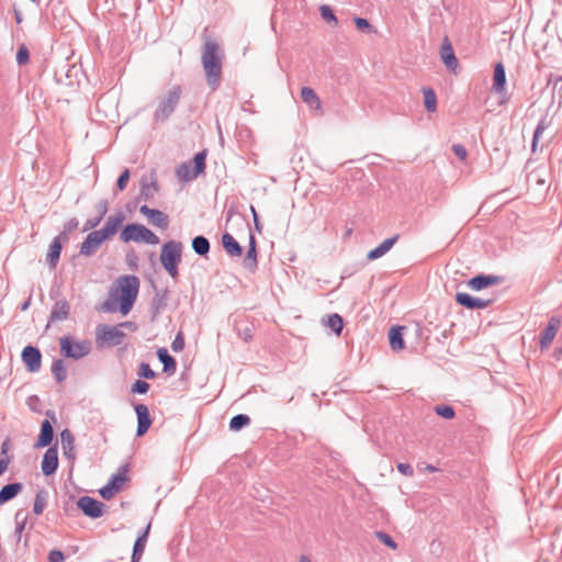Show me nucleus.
<instances>
[{
	"label": "nucleus",
	"mask_w": 562,
	"mask_h": 562,
	"mask_svg": "<svg viewBox=\"0 0 562 562\" xmlns=\"http://www.w3.org/2000/svg\"><path fill=\"white\" fill-rule=\"evenodd\" d=\"M224 52L220 44L211 38L205 40L202 47L201 63L207 86L215 91L222 79Z\"/></svg>",
	"instance_id": "1"
},
{
	"label": "nucleus",
	"mask_w": 562,
	"mask_h": 562,
	"mask_svg": "<svg viewBox=\"0 0 562 562\" xmlns=\"http://www.w3.org/2000/svg\"><path fill=\"white\" fill-rule=\"evenodd\" d=\"M182 248V243L178 240H169L161 246L160 262L172 279L179 274L178 266L181 262Z\"/></svg>",
	"instance_id": "2"
},
{
	"label": "nucleus",
	"mask_w": 562,
	"mask_h": 562,
	"mask_svg": "<svg viewBox=\"0 0 562 562\" xmlns=\"http://www.w3.org/2000/svg\"><path fill=\"white\" fill-rule=\"evenodd\" d=\"M120 238L124 243L136 241L148 245H157L159 243V238L155 233L145 225L138 223L125 225L120 233Z\"/></svg>",
	"instance_id": "3"
},
{
	"label": "nucleus",
	"mask_w": 562,
	"mask_h": 562,
	"mask_svg": "<svg viewBox=\"0 0 562 562\" xmlns=\"http://www.w3.org/2000/svg\"><path fill=\"white\" fill-rule=\"evenodd\" d=\"M121 290L120 310L122 314H127L137 297L139 289V280L135 276H123L119 278Z\"/></svg>",
	"instance_id": "4"
},
{
	"label": "nucleus",
	"mask_w": 562,
	"mask_h": 562,
	"mask_svg": "<svg viewBox=\"0 0 562 562\" xmlns=\"http://www.w3.org/2000/svg\"><path fill=\"white\" fill-rule=\"evenodd\" d=\"M181 93V87L178 85L173 86L168 91L167 95L159 101L158 106L154 113V121L156 123H162L169 119L180 101Z\"/></svg>",
	"instance_id": "5"
},
{
	"label": "nucleus",
	"mask_w": 562,
	"mask_h": 562,
	"mask_svg": "<svg viewBox=\"0 0 562 562\" xmlns=\"http://www.w3.org/2000/svg\"><path fill=\"white\" fill-rule=\"evenodd\" d=\"M60 353L65 358L79 360L91 351V342L88 340L76 341L70 336H64L59 340Z\"/></svg>",
	"instance_id": "6"
},
{
	"label": "nucleus",
	"mask_w": 562,
	"mask_h": 562,
	"mask_svg": "<svg viewBox=\"0 0 562 562\" xmlns=\"http://www.w3.org/2000/svg\"><path fill=\"white\" fill-rule=\"evenodd\" d=\"M206 160V150H201L196 153L193 157V171H190V167L188 164L183 162L177 168V176L184 181H189L198 178L205 171Z\"/></svg>",
	"instance_id": "7"
},
{
	"label": "nucleus",
	"mask_w": 562,
	"mask_h": 562,
	"mask_svg": "<svg viewBox=\"0 0 562 562\" xmlns=\"http://www.w3.org/2000/svg\"><path fill=\"white\" fill-rule=\"evenodd\" d=\"M97 340L109 346H119L125 338V333L119 326L101 324L95 330Z\"/></svg>",
	"instance_id": "8"
},
{
	"label": "nucleus",
	"mask_w": 562,
	"mask_h": 562,
	"mask_svg": "<svg viewBox=\"0 0 562 562\" xmlns=\"http://www.w3.org/2000/svg\"><path fill=\"white\" fill-rule=\"evenodd\" d=\"M127 465H122L119 471L113 474L109 482L99 490V494L103 499H110L117 493L123 484L127 481Z\"/></svg>",
	"instance_id": "9"
},
{
	"label": "nucleus",
	"mask_w": 562,
	"mask_h": 562,
	"mask_svg": "<svg viewBox=\"0 0 562 562\" xmlns=\"http://www.w3.org/2000/svg\"><path fill=\"white\" fill-rule=\"evenodd\" d=\"M78 508L89 518L97 519L104 514L105 505L90 496H81L77 502Z\"/></svg>",
	"instance_id": "10"
},
{
	"label": "nucleus",
	"mask_w": 562,
	"mask_h": 562,
	"mask_svg": "<svg viewBox=\"0 0 562 562\" xmlns=\"http://www.w3.org/2000/svg\"><path fill=\"white\" fill-rule=\"evenodd\" d=\"M21 357L30 372H37L41 369L42 353L38 348L29 345L23 348Z\"/></svg>",
	"instance_id": "11"
},
{
	"label": "nucleus",
	"mask_w": 562,
	"mask_h": 562,
	"mask_svg": "<svg viewBox=\"0 0 562 562\" xmlns=\"http://www.w3.org/2000/svg\"><path fill=\"white\" fill-rule=\"evenodd\" d=\"M104 240L106 238L99 231L90 232L80 246V255L86 257L94 255Z\"/></svg>",
	"instance_id": "12"
},
{
	"label": "nucleus",
	"mask_w": 562,
	"mask_h": 562,
	"mask_svg": "<svg viewBox=\"0 0 562 562\" xmlns=\"http://www.w3.org/2000/svg\"><path fill=\"white\" fill-rule=\"evenodd\" d=\"M134 411L137 417L136 436H144L153 424L148 407L145 404L138 403L134 405Z\"/></svg>",
	"instance_id": "13"
},
{
	"label": "nucleus",
	"mask_w": 562,
	"mask_h": 562,
	"mask_svg": "<svg viewBox=\"0 0 562 562\" xmlns=\"http://www.w3.org/2000/svg\"><path fill=\"white\" fill-rule=\"evenodd\" d=\"M140 214L145 215L149 223L158 228L166 229L169 225L168 215L157 209H150L144 204L139 207Z\"/></svg>",
	"instance_id": "14"
},
{
	"label": "nucleus",
	"mask_w": 562,
	"mask_h": 562,
	"mask_svg": "<svg viewBox=\"0 0 562 562\" xmlns=\"http://www.w3.org/2000/svg\"><path fill=\"white\" fill-rule=\"evenodd\" d=\"M456 302L459 305H461L468 310H482V308H486L487 306H490L492 303V300H483V299L474 297L471 294L465 293V292H458L456 294Z\"/></svg>",
	"instance_id": "15"
},
{
	"label": "nucleus",
	"mask_w": 562,
	"mask_h": 562,
	"mask_svg": "<svg viewBox=\"0 0 562 562\" xmlns=\"http://www.w3.org/2000/svg\"><path fill=\"white\" fill-rule=\"evenodd\" d=\"M41 469L45 476L53 475L57 471V469H58L57 445L48 447V449L44 453Z\"/></svg>",
	"instance_id": "16"
},
{
	"label": "nucleus",
	"mask_w": 562,
	"mask_h": 562,
	"mask_svg": "<svg viewBox=\"0 0 562 562\" xmlns=\"http://www.w3.org/2000/svg\"><path fill=\"white\" fill-rule=\"evenodd\" d=\"M502 278L493 274H477L468 281V285L474 291H481L488 286L498 284Z\"/></svg>",
	"instance_id": "17"
},
{
	"label": "nucleus",
	"mask_w": 562,
	"mask_h": 562,
	"mask_svg": "<svg viewBox=\"0 0 562 562\" xmlns=\"http://www.w3.org/2000/svg\"><path fill=\"white\" fill-rule=\"evenodd\" d=\"M440 58L442 63L451 70H454L458 65V58L454 55L452 44L448 36H446L440 46Z\"/></svg>",
	"instance_id": "18"
},
{
	"label": "nucleus",
	"mask_w": 562,
	"mask_h": 562,
	"mask_svg": "<svg viewBox=\"0 0 562 562\" xmlns=\"http://www.w3.org/2000/svg\"><path fill=\"white\" fill-rule=\"evenodd\" d=\"M125 220V215L123 212L119 211L114 215L108 217L105 225L103 228L98 229L106 239L111 236L115 235L121 225Z\"/></svg>",
	"instance_id": "19"
},
{
	"label": "nucleus",
	"mask_w": 562,
	"mask_h": 562,
	"mask_svg": "<svg viewBox=\"0 0 562 562\" xmlns=\"http://www.w3.org/2000/svg\"><path fill=\"white\" fill-rule=\"evenodd\" d=\"M560 326V319L551 317L547 327L540 333V348H548L553 341Z\"/></svg>",
	"instance_id": "20"
},
{
	"label": "nucleus",
	"mask_w": 562,
	"mask_h": 562,
	"mask_svg": "<svg viewBox=\"0 0 562 562\" xmlns=\"http://www.w3.org/2000/svg\"><path fill=\"white\" fill-rule=\"evenodd\" d=\"M60 442L64 456L69 461L74 462L76 459L75 437L68 428H65L64 430L60 431Z\"/></svg>",
	"instance_id": "21"
},
{
	"label": "nucleus",
	"mask_w": 562,
	"mask_h": 562,
	"mask_svg": "<svg viewBox=\"0 0 562 562\" xmlns=\"http://www.w3.org/2000/svg\"><path fill=\"white\" fill-rule=\"evenodd\" d=\"M492 90L498 94L506 93V71L503 63L498 61L494 66Z\"/></svg>",
	"instance_id": "22"
},
{
	"label": "nucleus",
	"mask_w": 562,
	"mask_h": 562,
	"mask_svg": "<svg viewBox=\"0 0 562 562\" xmlns=\"http://www.w3.org/2000/svg\"><path fill=\"white\" fill-rule=\"evenodd\" d=\"M54 439V428L48 419H44L41 424V431L35 443V448L52 447Z\"/></svg>",
	"instance_id": "23"
},
{
	"label": "nucleus",
	"mask_w": 562,
	"mask_h": 562,
	"mask_svg": "<svg viewBox=\"0 0 562 562\" xmlns=\"http://www.w3.org/2000/svg\"><path fill=\"white\" fill-rule=\"evenodd\" d=\"M398 238H400L398 234H396L390 238H386L379 246L371 249L367 254V259L368 260H376V259L383 257L386 252H389L391 250V248L395 245V243L398 240Z\"/></svg>",
	"instance_id": "24"
},
{
	"label": "nucleus",
	"mask_w": 562,
	"mask_h": 562,
	"mask_svg": "<svg viewBox=\"0 0 562 562\" xmlns=\"http://www.w3.org/2000/svg\"><path fill=\"white\" fill-rule=\"evenodd\" d=\"M23 490V484L13 482L5 484L0 490V506L16 497Z\"/></svg>",
	"instance_id": "25"
},
{
	"label": "nucleus",
	"mask_w": 562,
	"mask_h": 562,
	"mask_svg": "<svg viewBox=\"0 0 562 562\" xmlns=\"http://www.w3.org/2000/svg\"><path fill=\"white\" fill-rule=\"evenodd\" d=\"M63 238L60 236H56L49 245L46 261L50 268H55L57 266L63 249Z\"/></svg>",
	"instance_id": "26"
},
{
	"label": "nucleus",
	"mask_w": 562,
	"mask_h": 562,
	"mask_svg": "<svg viewBox=\"0 0 562 562\" xmlns=\"http://www.w3.org/2000/svg\"><path fill=\"white\" fill-rule=\"evenodd\" d=\"M158 360L162 364V371L168 375H173L177 370V362L172 356L169 355L166 348H159L157 350Z\"/></svg>",
	"instance_id": "27"
},
{
	"label": "nucleus",
	"mask_w": 562,
	"mask_h": 562,
	"mask_svg": "<svg viewBox=\"0 0 562 562\" xmlns=\"http://www.w3.org/2000/svg\"><path fill=\"white\" fill-rule=\"evenodd\" d=\"M222 246L232 257H239L243 254V247L229 233H224L222 235Z\"/></svg>",
	"instance_id": "28"
},
{
	"label": "nucleus",
	"mask_w": 562,
	"mask_h": 562,
	"mask_svg": "<svg viewBox=\"0 0 562 562\" xmlns=\"http://www.w3.org/2000/svg\"><path fill=\"white\" fill-rule=\"evenodd\" d=\"M168 290H156L155 296L151 301L153 319H155L162 310L167 307Z\"/></svg>",
	"instance_id": "29"
},
{
	"label": "nucleus",
	"mask_w": 562,
	"mask_h": 562,
	"mask_svg": "<svg viewBox=\"0 0 562 562\" xmlns=\"http://www.w3.org/2000/svg\"><path fill=\"white\" fill-rule=\"evenodd\" d=\"M405 329L404 326H393L389 330V340L390 346L392 350L400 351L403 350L405 347L404 338H403V330Z\"/></svg>",
	"instance_id": "30"
},
{
	"label": "nucleus",
	"mask_w": 562,
	"mask_h": 562,
	"mask_svg": "<svg viewBox=\"0 0 562 562\" xmlns=\"http://www.w3.org/2000/svg\"><path fill=\"white\" fill-rule=\"evenodd\" d=\"M159 188L156 180L149 182L147 179H142L140 191L136 200L149 201L154 198Z\"/></svg>",
	"instance_id": "31"
},
{
	"label": "nucleus",
	"mask_w": 562,
	"mask_h": 562,
	"mask_svg": "<svg viewBox=\"0 0 562 562\" xmlns=\"http://www.w3.org/2000/svg\"><path fill=\"white\" fill-rule=\"evenodd\" d=\"M69 303L66 300L57 301L52 308L49 321L50 322H57V321H64L69 315Z\"/></svg>",
	"instance_id": "32"
},
{
	"label": "nucleus",
	"mask_w": 562,
	"mask_h": 562,
	"mask_svg": "<svg viewBox=\"0 0 562 562\" xmlns=\"http://www.w3.org/2000/svg\"><path fill=\"white\" fill-rule=\"evenodd\" d=\"M301 98L311 109H321V100L312 88L303 87L301 89Z\"/></svg>",
	"instance_id": "33"
},
{
	"label": "nucleus",
	"mask_w": 562,
	"mask_h": 562,
	"mask_svg": "<svg viewBox=\"0 0 562 562\" xmlns=\"http://www.w3.org/2000/svg\"><path fill=\"white\" fill-rule=\"evenodd\" d=\"M192 249L196 255L206 257L211 249L209 239L202 235L195 236L192 239Z\"/></svg>",
	"instance_id": "34"
},
{
	"label": "nucleus",
	"mask_w": 562,
	"mask_h": 562,
	"mask_svg": "<svg viewBox=\"0 0 562 562\" xmlns=\"http://www.w3.org/2000/svg\"><path fill=\"white\" fill-rule=\"evenodd\" d=\"M424 105L428 112L437 110V95L432 88H423Z\"/></svg>",
	"instance_id": "35"
},
{
	"label": "nucleus",
	"mask_w": 562,
	"mask_h": 562,
	"mask_svg": "<svg viewBox=\"0 0 562 562\" xmlns=\"http://www.w3.org/2000/svg\"><path fill=\"white\" fill-rule=\"evenodd\" d=\"M48 493L45 490H41L36 493L34 498L33 512L36 515H41L47 506Z\"/></svg>",
	"instance_id": "36"
},
{
	"label": "nucleus",
	"mask_w": 562,
	"mask_h": 562,
	"mask_svg": "<svg viewBox=\"0 0 562 562\" xmlns=\"http://www.w3.org/2000/svg\"><path fill=\"white\" fill-rule=\"evenodd\" d=\"M250 424V417L246 414H237L229 420V429L238 431Z\"/></svg>",
	"instance_id": "37"
},
{
	"label": "nucleus",
	"mask_w": 562,
	"mask_h": 562,
	"mask_svg": "<svg viewBox=\"0 0 562 562\" xmlns=\"http://www.w3.org/2000/svg\"><path fill=\"white\" fill-rule=\"evenodd\" d=\"M549 127V122L547 121V117H542L533 132V137L531 142V151L535 153L537 150L539 138L541 137L542 133Z\"/></svg>",
	"instance_id": "38"
},
{
	"label": "nucleus",
	"mask_w": 562,
	"mask_h": 562,
	"mask_svg": "<svg viewBox=\"0 0 562 562\" xmlns=\"http://www.w3.org/2000/svg\"><path fill=\"white\" fill-rule=\"evenodd\" d=\"M52 372L57 382H63L67 378V370L63 359H56L52 366Z\"/></svg>",
	"instance_id": "39"
},
{
	"label": "nucleus",
	"mask_w": 562,
	"mask_h": 562,
	"mask_svg": "<svg viewBox=\"0 0 562 562\" xmlns=\"http://www.w3.org/2000/svg\"><path fill=\"white\" fill-rule=\"evenodd\" d=\"M257 247H248L246 257L244 259V267L254 272L257 269Z\"/></svg>",
	"instance_id": "40"
},
{
	"label": "nucleus",
	"mask_w": 562,
	"mask_h": 562,
	"mask_svg": "<svg viewBox=\"0 0 562 562\" xmlns=\"http://www.w3.org/2000/svg\"><path fill=\"white\" fill-rule=\"evenodd\" d=\"M327 325L336 335H340L344 328V319L339 314H331L328 317Z\"/></svg>",
	"instance_id": "41"
},
{
	"label": "nucleus",
	"mask_w": 562,
	"mask_h": 562,
	"mask_svg": "<svg viewBox=\"0 0 562 562\" xmlns=\"http://www.w3.org/2000/svg\"><path fill=\"white\" fill-rule=\"evenodd\" d=\"M434 411L445 419H452L456 416L454 408L451 405H436Z\"/></svg>",
	"instance_id": "42"
},
{
	"label": "nucleus",
	"mask_w": 562,
	"mask_h": 562,
	"mask_svg": "<svg viewBox=\"0 0 562 562\" xmlns=\"http://www.w3.org/2000/svg\"><path fill=\"white\" fill-rule=\"evenodd\" d=\"M79 225V221L76 217L70 218L65 225L64 231L58 235L63 238L64 243L69 240V234L77 229Z\"/></svg>",
	"instance_id": "43"
},
{
	"label": "nucleus",
	"mask_w": 562,
	"mask_h": 562,
	"mask_svg": "<svg viewBox=\"0 0 562 562\" xmlns=\"http://www.w3.org/2000/svg\"><path fill=\"white\" fill-rule=\"evenodd\" d=\"M21 515H22V513H21V510H19V512H16L15 517H14V519H15L14 535L16 536L18 541H20L22 538V532L25 529L26 519H27L26 516L21 518Z\"/></svg>",
	"instance_id": "44"
},
{
	"label": "nucleus",
	"mask_w": 562,
	"mask_h": 562,
	"mask_svg": "<svg viewBox=\"0 0 562 562\" xmlns=\"http://www.w3.org/2000/svg\"><path fill=\"white\" fill-rule=\"evenodd\" d=\"M146 543L143 540H135L131 562H139L145 551Z\"/></svg>",
	"instance_id": "45"
},
{
	"label": "nucleus",
	"mask_w": 562,
	"mask_h": 562,
	"mask_svg": "<svg viewBox=\"0 0 562 562\" xmlns=\"http://www.w3.org/2000/svg\"><path fill=\"white\" fill-rule=\"evenodd\" d=\"M319 11H321V16L326 22L337 24V22H338L337 18H336L333 9L329 5H327V4L321 5Z\"/></svg>",
	"instance_id": "46"
},
{
	"label": "nucleus",
	"mask_w": 562,
	"mask_h": 562,
	"mask_svg": "<svg viewBox=\"0 0 562 562\" xmlns=\"http://www.w3.org/2000/svg\"><path fill=\"white\" fill-rule=\"evenodd\" d=\"M375 537L390 549L395 550L397 548V543L389 533L384 531H376Z\"/></svg>",
	"instance_id": "47"
},
{
	"label": "nucleus",
	"mask_w": 562,
	"mask_h": 562,
	"mask_svg": "<svg viewBox=\"0 0 562 562\" xmlns=\"http://www.w3.org/2000/svg\"><path fill=\"white\" fill-rule=\"evenodd\" d=\"M150 385L144 380H136L132 385V393L134 394H146L149 390Z\"/></svg>",
	"instance_id": "48"
},
{
	"label": "nucleus",
	"mask_w": 562,
	"mask_h": 562,
	"mask_svg": "<svg viewBox=\"0 0 562 562\" xmlns=\"http://www.w3.org/2000/svg\"><path fill=\"white\" fill-rule=\"evenodd\" d=\"M138 375L143 379H155L156 372L150 368V366L146 362H142L138 370Z\"/></svg>",
	"instance_id": "49"
},
{
	"label": "nucleus",
	"mask_w": 562,
	"mask_h": 562,
	"mask_svg": "<svg viewBox=\"0 0 562 562\" xmlns=\"http://www.w3.org/2000/svg\"><path fill=\"white\" fill-rule=\"evenodd\" d=\"M547 87H552L553 91H555V90L561 91L562 90V76L555 75V74H550V76L548 78Z\"/></svg>",
	"instance_id": "50"
},
{
	"label": "nucleus",
	"mask_w": 562,
	"mask_h": 562,
	"mask_svg": "<svg viewBox=\"0 0 562 562\" xmlns=\"http://www.w3.org/2000/svg\"><path fill=\"white\" fill-rule=\"evenodd\" d=\"M30 59V52L26 46L21 45L16 52L18 65H25Z\"/></svg>",
	"instance_id": "51"
},
{
	"label": "nucleus",
	"mask_w": 562,
	"mask_h": 562,
	"mask_svg": "<svg viewBox=\"0 0 562 562\" xmlns=\"http://www.w3.org/2000/svg\"><path fill=\"white\" fill-rule=\"evenodd\" d=\"M130 170L125 169L117 178L116 187L120 191H123L126 189L128 180H130Z\"/></svg>",
	"instance_id": "52"
},
{
	"label": "nucleus",
	"mask_w": 562,
	"mask_h": 562,
	"mask_svg": "<svg viewBox=\"0 0 562 562\" xmlns=\"http://www.w3.org/2000/svg\"><path fill=\"white\" fill-rule=\"evenodd\" d=\"M171 349L175 352H181L184 349V338L182 333H178L171 342Z\"/></svg>",
	"instance_id": "53"
},
{
	"label": "nucleus",
	"mask_w": 562,
	"mask_h": 562,
	"mask_svg": "<svg viewBox=\"0 0 562 562\" xmlns=\"http://www.w3.org/2000/svg\"><path fill=\"white\" fill-rule=\"evenodd\" d=\"M355 24L359 31L370 32L372 30L371 24L364 18H355Z\"/></svg>",
	"instance_id": "54"
},
{
	"label": "nucleus",
	"mask_w": 562,
	"mask_h": 562,
	"mask_svg": "<svg viewBox=\"0 0 562 562\" xmlns=\"http://www.w3.org/2000/svg\"><path fill=\"white\" fill-rule=\"evenodd\" d=\"M95 209L98 211V217H101V221L104 218V216L106 215L108 213V209H109V202L108 200H100L97 205H95Z\"/></svg>",
	"instance_id": "55"
},
{
	"label": "nucleus",
	"mask_w": 562,
	"mask_h": 562,
	"mask_svg": "<svg viewBox=\"0 0 562 562\" xmlns=\"http://www.w3.org/2000/svg\"><path fill=\"white\" fill-rule=\"evenodd\" d=\"M66 559L63 551L58 549H54L48 553V561L49 562H64Z\"/></svg>",
	"instance_id": "56"
},
{
	"label": "nucleus",
	"mask_w": 562,
	"mask_h": 562,
	"mask_svg": "<svg viewBox=\"0 0 562 562\" xmlns=\"http://www.w3.org/2000/svg\"><path fill=\"white\" fill-rule=\"evenodd\" d=\"M100 223H101V217L95 216V217L88 218L85 223L83 232H88L90 229L95 228Z\"/></svg>",
	"instance_id": "57"
},
{
	"label": "nucleus",
	"mask_w": 562,
	"mask_h": 562,
	"mask_svg": "<svg viewBox=\"0 0 562 562\" xmlns=\"http://www.w3.org/2000/svg\"><path fill=\"white\" fill-rule=\"evenodd\" d=\"M396 468L397 471L405 476H413L414 474V470L408 463H398Z\"/></svg>",
	"instance_id": "58"
},
{
	"label": "nucleus",
	"mask_w": 562,
	"mask_h": 562,
	"mask_svg": "<svg viewBox=\"0 0 562 562\" xmlns=\"http://www.w3.org/2000/svg\"><path fill=\"white\" fill-rule=\"evenodd\" d=\"M452 150L453 153L456 154L457 157H459L460 159H465L467 158V149L463 145L461 144H456L452 146Z\"/></svg>",
	"instance_id": "59"
},
{
	"label": "nucleus",
	"mask_w": 562,
	"mask_h": 562,
	"mask_svg": "<svg viewBox=\"0 0 562 562\" xmlns=\"http://www.w3.org/2000/svg\"><path fill=\"white\" fill-rule=\"evenodd\" d=\"M250 210H251V213H252V216H254L255 228L260 233L261 229H262V226H261V224L259 222L258 214H257V212H256L254 206H251Z\"/></svg>",
	"instance_id": "60"
},
{
	"label": "nucleus",
	"mask_w": 562,
	"mask_h": 562,
	"mask_svg": "<svg viewBox=\"0 0 562 562\" xmlns=\"http://www.w3.org/2000/svg\"><path fill=\"white\" fill-rule=\"evenodd\" d=\"M10 464V458H2L0 459V476L7 471L8 467Z\"/></svg>",
	"instance_id": "61"
},
{
	"label": "nucleus",
	"mask_w": 562,
	"mask_h": 562,
	"mask_svg": "<svg viewBox=\"0 0 562 562\" xmlns=\"http://www.w3.org/2000/svg\"><path fill=\"white\" fill-rule=\"evenodd\" d=\"M149 529H150V524H148L146 526V528L138 535V537L136 538V540H143V542H147V539H148V533H149Z\"/></svg>",
	"instance_id": "62"
},
{
	"label": "nucleus",
	"mask_w": 562,
	"mask_h": 562,
	"mask_svg": "<svg viewBox=\"0 0 562 562\" xmlns=\"http://www.w3.org/2000/svg\"><path fill=\"white\" fill-rule=\"evenodd\" d=\"M14 11V19H15V22L18 24L22 23L23 21V16H22V13L20 12V10H18L16 8L13 9Z\"/></svg>",
	"instance_id": "63"
},
{
	"label": "nucleus",
	"mask_w": 562,
	"mask_h": 562,
	"mask_svg": "<svg viewBox=\"0 0 562 562\" xmlns=\"http://www.w3.org/2000/svg\"><path fill=\"white\" fill-rule=\"evenodd\" d=\"M119 327H126V328H131V329L136 328V326L133 322H124V323L120 324Z\"/></svg>",
	"instance_id": "64"
}]
</instances>
